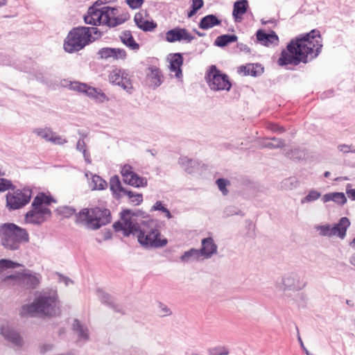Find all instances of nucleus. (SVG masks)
Instances as JSON below:
<instances>
[{"label": "nucleus", "instance_id": "obj_1", "mask_svg": "<svg viewBox=\"0 0 355 355\" xmlns=\"http://www.w3.org/2000/svg\"><path fill=\"white\" fill-rule=\"evenodd\" d=\"M116 232H121L125 236L138 234L139 243L146 247L160 248L167 244V239L161 238L157 229H152L148 232H142L139 224L130 215V210H125L121 214V220L113 225Z\"/></svg>", "mask_w": 355, "mask_h": 355}, {"label": "nucleus", "instance_id": "obj_2", "mask_svg": "<svg viewBox=\"0 0 355 355\" xmlns=\"http://www.w3.org/2000/svg\"><path fill=\"white\" fill-rule=\"evenodd\" d=\"M310 53L311 33H309L291 40L286 49L282 51L277 63L280 66H284L297 65L301 62H307L308 55Z\"/></svg>", "mask_w": 355, "mask_h": 355}, {"label": "nucleus", "instance_id": "obj_3", "mask_svg": "<svg viewBox=\"0 0 355 355\" xmlns=\"http://www.w3.org/2000/svg\"><path fill=\"white\" fill-rule=\"evenodd\" d=\"M128 18V14H119L118 9L114 8L105 6L98 9L96 6H92L88 9L84 20L86 24L93 26L106 25L115 27L124 23Z\"/></svg>", "mask_w": 355, "mask_h": 355}, {"label": "nucleus", "instance_id": "obj_4", "mask_svg": "<svg viewBox=\"0 0 355 355\" xmlns=\"http://www.w3.org/2000/svg\"><path fill=\"white\" fill-rule=\"evenodd\" d=\"M59 313L57 295L49 293H44L36 298L31 304L24 306L20 313L22 316H33L37 314L53 316Z\"/></svg>", "mask_w": 355, "mask_h": 355}, {"label": "nucleus", "instance_id": "obj_5", "mask_svg": "<svg viewBox=\"0 0 355 355\" xmlns=\"http://www.w3.org/2000/svg\"><path fill=\"white\" fill-rule=\"evenodd\" d=\"M92 33L100 36V32L95 27H76L68 33L64 43V49L68 53L78 51L92 42Z\"/></svg>", "mask_w": 355, "mask_h": 355}, {"label": "nucleus", "instance_id": "obj_6", "mask_svg": "<svg viewBox=\"0 0 355 355\" xmlns=\"http://www.w3.org/2000/svg\"><path fill=\"white\" fill-rule=\"evenodd\" d=\"M0 239L6 248L15 250L23 243L29 241V235L25 229L11 223L0 225Z\"/></svg>", "mask_w": 355, "mask_h": 355}, {"label": "nucleus", "instance_id": "obj_7", "mask_svg": "<svg viewBox=\"0 0 355 355\" xmlns=\"http://www.w3.org/2000/svg\"><path fill=\"white\" fill-rule=\"evenodd\" d=\"M77 217V222L85 225L87 228L97 230L111 221L109 209L98 207L82 209Z\"/></svg>", "mask_w": 355, "mask_h": 355}, {"label": "nucleus", "instance_id": "obj_8", "mask_svg": "<svg viewBox=\"0 0 355 355\" xmlns=\"http://www.w3.org/2000/svg\"><path fill=\"white\" fill-rule=\"evenodd\" d=\"M207 83L211 89L214 91H229L232 84L229 76L220 71L215 65H211L205 76Z\"/></svg>", "mask_w": 355, "mask_h": 355}, {"label": "nucleus", "instance_id": "obj_9", "mask_svg": "<svg viewBox=\"0 0 355 355\" xmlns=\"http://www.w3.org/2000/svg\"><path fill=\"white\" fill-rule=\"evenodd\" d=\"M350 221L347 217H342L338 223L334 226L329 225H322L316 227L320 231V234L324 236H337L341 239H343L346 236L347 230L350 226Z\"/></svg>", "mask_w": 355, "mask_h": 355}, {"label": "nucleus", "instance_id": "obj_10", "mask_svg": "<svg viewBox=\"0 0 355 355\" xmlns=\"http://www.w3.org/2000/svg\"><path fill=\"white\" fill-rule=\"evenodd\" d=\"M29 190H17L6 195V205L10 209H17L27 205L31 200Z\"/></svg>", "mask_w": 355, "mask_h": 355}, {"label": "nucleus", "instance_id": "obj_11", "mask_svg": "<svg viewBox=\"0 0 355 355\" xmlns=\"http://www.w3.org/2000/svg\"><path fill=\"white\" fill-rule=\"evenodd\" d=\"M109 82L114 85L121 87L128 92L131 93L133 89L128 73L123 69L115 68L108 75Z\"/></svg>", "mask_w": 355, "mask_h": 355}, {"label": "nucleus", "instance_id": "obj_12", "mask_svg": "<svg viewBox=\"0 0 355 355\" xmlns=\"http://www.w3.org/2000/svg\"><path fill=\"white\" fill-rule=\"evenodd\" d=\"M121 174L124 182L135 187H144L147 185L146 178L137 175L130 164H125L121 167Z\"/></svg>", "mask_w": 355, "mask_h": 355}, {"label": "nucleus", "instance_id": "obj_13", "mask_svg": "<svg viewBox=\"0 0 355 355\" xmlns=\"http://www.w3.org/2000/svg\"><path fill=\"white\" fill-rule=\"evenodd\" d=\"M40 277L35 275L26 272L17 273L15 275L7 276L3 279V282H6L9 280H13V284H23L28 288H35L40 282Z\"/></svg>", "mask_w": 355, "mask_h": 355}, {"label": "nucleus", "instance_id": "obj_14", "mask_svg": "<svg viewBox=\"0 0 355 355\" xmlns=\"http://www.w3.org/2000/svg\"><path fill=\"white\" fill-rule=\"evenodd\" d=\"M194 38V36L187 29L180 27L168 31L165 36L166 40L170 43L181 41L189 43Z\"/></svg>", "mask_w": 355, "mask_h": 355}, {"label": "nucleus", "instance_id": "obj_15", "mask_svg": "<svg viewBox=\"0 0 355 355\" xmlns=\"http://www.w3.org/2000/svg\"><path fill=\"white\" fill-rule=\"evenodd\" d=\"M56 201L50 195H46L44 193H39L34 198L32 202V207L36 210H40L48 212V214L51 215V211L48 207L51 203H55Z\"/></svg>", "mask_w": 355, "mask_h": 355}, {"label": "nucleus", "instance_id": "obj_16", "mask_svg": "<svg viewBox=\"0 0 355 355\" xmlns=\"http://www.w3.org/2000/svg\"><path fill=\"white\" fill-rule=\"evenodd\" d=\"M98 55L101 59H112L114 60H125L127 58V53L123 49L105 47L101 49Z\"/></svg>", "mask_w": 355, "mask_h": 355}, {"label": "nucleus", "instance_id": "obj_17", "mask_svg": "<svg viewBox=\"0 0 355 355\" xmlns=\"http://www.w3.org/2000/svg\"><path fill=\"white\" fill-rule=\"evenodd\" d=\"M134 21L137 27L145 32L153 31L157 26V23L147 19L146 15L141 12L135 14Z\"/></svg>", "mask_w": 355, "mask_h": 355}, {"label": "nucleus", "instance_id": "obj_18", "mask_svg": "<svg viewBox=\"0 0 355 355\" xmlns=\"http://www.w3.org/2000/svg\"><path fill=\"white\" fill-rule=\"evenodd\" d=\"M51 216L46 211L36 210V209L33 207L32 210L26 213L25 220L28 223L41 224L50 218Z\"/></svg>", "mask_w": 355, "mask_h": 355}, {"label": "nucleus", "instance_id": "obj_19", "mask_svg": "<svg viewBox=\"0 0 355 355\" xmlns=\"http://www.w3.org/2000/svg\"><path fill=\"white\" fill-rule=\"evenodd\" d=\"M284 290L297 291L301 289L304 286V282L300 281L297 275L291 274L286 276L283 279Z\"/></svg>", "mask_w": 355, "mask_h": 355}, {"label": "nucleus", "instance_id": "obj_20", "mask_svg": "<svg viewBox=\"0 0 355 355\" xmlns=\"http://www.w3.org/2000/svg\"><path fill=\"white\" fill-rule=\"evenodd\" d=\"M257 38L262 44L267 46L277 45L279 43V37L274 31L267 34L264 31L259 30L257 32Z\"/></svg>", "mask_w": 355, "mask_h": 355}, {"label": "nucleus", "instance_id": "obj_21", "mask_svg": "<svg viewBox=\"0 0 355 355\" xmlns=\"http://www.w3.org/2000/svg\"><path fill=\"white\" fill-rule=\"evenodd\" d=\"M312 59L317 58L322 51L323 40L318 30L312 29Z\"/></svg>", "mask_w": 355, "mask_h": 355}, {"label": "nucleus", "instance_id": "obj_22", "mask_svg": "<svg viewBox=\"0 0 355 355\" xmlns=\"http://www.w3.org/2000/svg\"><path fill=\"white\" fill-rule=\"evenodd\" d=\"M34 132L40 137L48 141H51L55 144H62L64 140L55 134L49 128L36 129Z\"/></svg>", "mask_w": 355, "mask_h": 355}, {"label": "nucleus", "instance_id": "obj_23", "mask_svg": "<svg viewBox=\"0 0 355 355\" xmlns=\"http://www.w3.org/2000/svg\"><path fill=\"white\" fill-rule=\"evenodd\" d=\"M170 71L175 73L176 77L180 78L182 76V66L183 64V57L180 53H174L169 58Z\"/></svg>", "mask_w": 355, "mask_h": 355}, {"label": "nucleus", "instance_id": "obj_24", "mask_svg": "<svg viewBox=\"0 0 355 355\" xmlns=\"http://www.w3.org/2000/svg\"><path fill=\"white\" fill-rule=\"evenodd\" d=\"M263 71V68L258 64H247L238 68V73L243 76H257Z\"/></svg>", "mask_w": 355, "mask_h": 355}, {"label": "nucleus", "instance_id": "obj_25", "mask_svg": "<svg viewBox=\"0 0 355 355\" xmlns=\"http://www.w3.org/2000/svg\"><path fill=\"white\" fill-rule=\"evenodd\" d=\"M322 201L324 203L332 201L338 205H343L347 202V198L343 192H331L324 194Z\"/></svg>", "mask_w": 355, "mask_h": 355}, {"label": "nucleus", "instance_id": "obj_26", "mask_svg": "<svg viewBox=\"0 0 355 355\" xmlns=\"http://www.w3.org/2000/svg\"><path fill=\"white\" fill-rule=\"evenodd\" d=\"M216 248L217 247L213 239L207 238L202 241V248L200 250V254L208 257L216 252Z\"/></svg>", "mask_w": 355, "mask_h": 355}, {"label": "nucleus", "instance_id": "obj_27", "mask_svg": "<svg viewBox=\"0 0 355 355\" xmlns=\"http://www.w3.org/2000/svg\"><path fill=\"white\" fill-rule=\"evenodd\" d=\"M248 8L247 0H239L234 4L232 15L236 21L241 20Z\"/></svg>", "mask_w": 355, "mask_h": 355}, {"label": "nucleus", "instance_id": "obj_28", "mask_svg": "<svg viewBox=\"0 0 355 355\" xmlns=\"http://www.w3.org/2000/svg\"><path fill=\"white\" fill-rule=\"evenodd\" d=\"M121 42L132 50L137 51L139 49V44L136 42L130 31H125L119 36Z\"/></svg>", "mask_w": 355, "mask_h": 355}, {"label": "nucleus", "instance_id": "obj_29", "mask_svg": "<svg viewBox=\"0 0 355 355\" xmlns=\"http://www.w3.org/2000/svg\"><path fill=\"white\" fill-rule=\"evenodd\" d=\"M1 334L6 340L17 346H19L22 343V339L20 336L16 331H13L12 329H10L8 327L2 328Z\"/></svg>", "mask_w": 355, "mask_h": 355}, {"label": "nucleus", "instance_id": "obj_30", "mask_svg": "<svg viewBox=\"0 0 355 355\" xmlns=\"http://www.w3.org/2000/svg\"><path fill=\"white\" fill-rule=\"evenodd\" d=\"M219 24H220V20L214 15H209L200 20L199 27L202 29H209Z\"/></svg>", "mask_w": 355, "mask_h": 355}, {"label": "nucleus", "instance_id": "obj_31", "mask_svg": "<svg viewBox=\"0 0 355 355\" xmlns=\"http://www.w3.org/2000/svg\"><path fill=\"white\" fill-rule=\"evenodd\" d=\"M147 77L150 81V85L158 87L162 83V73L159 69L150 68V73L147 74Z\"/></svg>", "mask_w": 355, "mask_h": 355}, {"label": "nucleus", "instance_id": "obj_32", "mask_svg": "<svg viewBox=\"0 0 355 355\" xmlns=\"http://www.w3.org/2000/svg\"><path fill=\"white\" fill-rule=\"evenodd\" d=\"M70 89L79 92L85 93L87 96L95 92L94 87L79 82H73L70 84Z\"/></svg>", "mask_w": 355, "mask_h": 355}, {"label": "nucleus", "instance_id": "obj_33", "mask_svg": "<svg viewBox=\"0 0 355 355\" xmlns=\"http://www.w3.org/2000/svg\"><path fill=\"white\" fill-rule=\"evenodd\" d=\"M237 39L235 35H223L216 38L215 43L218 46H225L230 43L236 42Z\"/></svg>", "mask_w": 355, "mask_h": 355}, {"label": "nucleus", "instance_id": "obj_34", "mask_svg": "<svg viewBox=\"0 0 355 355\" xmlns=\"http://www.w3.org/2000/svg\"><path fill=\"white\" fill-rule=\"evenodd\" d=\"M110 187L112 191L116 195H120L121 193H124V191H125L122 187L119 178L116 175L110 179Z\"/></svg>", "mask_w": 355, "mask_h": 355}, {"label": "nucleus", "instance_id": "obj_35", "mask_svg": "<svg viewBox=\"0 0 355 355\" xmlns=\"http://www.w3.org/2000/svg\"><path fill=\"white\" fill-rule=\"evenodd\" d=\"M124 194L127 195L132 202L135 205H139L143 201V196L141 193H134L130 191H124Z\"/></svg>", "mask_w": 355, "mask_h": 355}, {"label": "nucleus", "instance_id": "obj_36", "mask_svg": "<svg viewBox=\"0 0 355 355\" xmlns=\"http://www.w3.org/2000/svg\"><path fill=\"white\" fill-rule=\"evenodd\" d=\"M20 266V264L8 259L0 260V272L3 271L7 268H15Z\"/></svg>", "mask_w": 355, "mask_h": 355}, {"label": "nucleus", "instance_id": "obj_37", "mask_svg": "<svg viewBox=\"0 0 355 355\" xmlns=\"http://www.w3.org/2000/svg\"><path fill=\"white\" fill-rule=\"evenodd\" d=\"M200 254L199 250L191 249L190 250L184 252V254L181 257V260L182 261H187L191 257L198 258Z\"/></svg>", "mask_w": 355, "mask_h": 355}, {"label": "nucleus", "instance_id": "obj_38", "mask_svg": "<svg viewBox=\"0 0 355 355\" xmlns=\"http://www.w3.org/2000/svg\"><path fill=\"white\" fill-rule=\"evenodd\" d=\"M94 90L95 92H92V94H89L88 96L95 98L100 102L107 101L109 100L107 96L101 89L94 87Z\"/></svg>", "mask_w": 355, "mask_h": 355}, {"label": "nucleus", "instance_id": "obj_39", "mask_svg": "<svg viewBox=\"0 0 355 355\" xmlns=\"http://www.w3.org/2000/svg\"><path fill=\"white\" fill-rule=\"evenodd\" d=\"M203 5V0H192V10L189 12V17L193 16Z\"/></svg>", "mask_w": 355, "mask_h": 355}, {"label": "nucleus", "instance_id": "obj_40", "mask_svg": "<svg viewBox=\"0 0 355 355\" xmlns=\"http://www.w3.org/2000/svg\"><path fill=\"white\" fill-rule=\"evenodd\" d=\"M153 209L155 210L162 211L163 213L165 214L166 218H171V217H172L169 210L168 209H166V207H164V205H162V202H160V201H157L155 202V204L154 205Z\"/></svg>", "mask_w": 355, "mask_h": 355}, {"label": "nucleus", "instance_id": "obj_41", "mask_svg": "<svg viewBox=\"0 0 355 355\" xmlns=\"http://www.w3.org/2000/svg\"><path fill=\"white\" fill-rule=\"evenodd\" d=\"M216 184L220 189V191L224 194L227 195L228 191L226 188V186L229 184V182L225 179L220 178L216 180Z\"/></svg>", "mask_w": 355, "mask_h": 355}, {"label": "nucleus", "instance_id": "obj_42", "mask_svg": "<svg viewBox=\"0 0 355 355\" xmlns=\"http://www.w3.org/2000/svg\"><path fill=\"white\" fill-rule=\"evenodd\" d=\"M73 328L75 331H77L80 333V336L85 338H87V334L85 332V331L82 329L80 324V322L78 320H74V322H73Z\"/></svg>", "mask_w": 355, "mask_h": 355}, {"label": "nucleus", "instance_id": "obj_43", "mask_svg": "<svg viewBox=\"0 0 355 355\" xmlns=\"http://www.w3.org/2000/svg\"><path fill=\"white\" fill-rule=\"evenodd\" d=\"M128 5L132 9L140 8L144 3V0H126Z\"/></svg>", "mask_w": 355, "mask_h": 355}, {"label": "nucleus", "instance_id": "obj_44", "mask_svg": "<svg viewBox=\"0 0 355 355\" xmlns=\"http://www.w3.org/2000/svg\"><path fill=\"white\" fill-rule=\"evenodd\" d=\"M345 191L349 198L355 201V189L352 188V185L351 184H347L346 185Z\"/></svg>", "mask_w": 355, "mask_h": 355}, {"label": "nucleus", "instance_id": "obj_45", "mask_svg": "<svg viewBox=\"0 0 355 355\" xmlns=\"http://www.w3.org/2000/svg\"><path fill=\"white\" fill-rule=\"evenodd\" d=\"M228 354V350L225 347L215 348L210 352V355H227Z\"/></svg>", "mask_w": 355, "mask_h": 355}, {"label": "nucleus", "instance_id": "obj_46", "mask_svg": "<svg viewBox=\"0 0 355 355\" xmlns=\"http://www.w3.org/2000/svg\"><path fill=\"white\" fill-rule=\"evenodd\" d=\"M337 148H338V151H340L344 154H346V153H350V151L352 150V145H347V144H339L337 146Z\"/></svg>", "mask_w": 355, "mask_h": 355}, {"label": "nucleus", "instance_id": "obj_47", "mask_svg": "<svg viewBox=\"0 0 355 355\" xmlns=\"http://www.w3.org/2000/svg\"><path fill=\"white\" fill-rule=\"evenodd\" d=\"M11 184L9 181L0 178V191H3L8 189Z\"/></svg>", "mask_w": 355, "mask_h": 355}, {"label": "nucleus", "instance_id": "obj_48", "mask_svg": "<svg viewBox=\"0 0 355 355\" xmlns=\"http://www.w3.org/2000/svg\"><path fill=\"white\" fill-rule=\"evenodd\" d=\"M320 197V193L316 191H312V200L318 199Z\"/></svg>", "mask_w": 355, "mask_h": 355}, {"label": "nucleus", "instance_id": "obj_49", "mask_svg": "<svg viewBox=\"0 0 355 355\" xmlns=\"http://www.w3.org/2000/svg\"><path fill=\"white\" fill-rule=\"evenodd\" d=\"M298 340H299V342L300 343V345H301L302 348L305 351L306 355H310L309 354V352L307 350V349L305 348V347L304 345V343H303V342L302 340V338H301V337L300 336H298Z\"/></svg>", "mask_w": 355, "mask_h": 355}, {"label": "nucleus", "instance_id": "obj_50", "mask_svg": "<svg viewBox=\"0 0 355 355\" xmlns=\"http://www.w3.org/2000/svg\"><path fill=\"white\" fill-rule=\"evenodd\" d=\"M163 311H164V313H163V314H162V315H163V316L166 315H168V314H170V313H171L170 310H169V309H168L166 307H164V308L163 309Z\"/></svg>", "mask_w": 355, "mask_h": 355}, {"label": "nucleus", "instance_id": "obj_51", "mask_svg": "<svg viewBox=\"0 0 355 355\" xmlns=\"http://www.w3.org/2000/svg\"><path fill=\"white\" fill-rule=\"evenodd\" d=\"M334 90L331 89V90H328L327 92H325L326 94V97H330L331 96L334 95Z\"/></svg>", "mask_w": 355, "mask_h": 355}, {"label": "nucleus", "instance_id": "obj_52", "mask_svg": "<svg viewBox=\"0 0 355 355\" xmlns=\"http://www.w3.org/2000/svg\"><path fill=\"white\" fill-rule=\"evenodd\" d=\"M349 262L351 264L355 266V256H352L349 259Z\"/></svg>", "mask_w": 355, "mask_h": 355}, {"label": "nucleus", "instance_id": "obj_53", "mask_svg": "<svg viewBox=\"0 0 355 355\" xmlns=\"http://www.w3.org/2000/svg\"><path fill=\"white\" fill-rule=\"evenodd\" d=\"M310 200H311V194L309 193V194H308V195L305 197L304 200H303L302 201V202H305V201H306V202H309Z\"/></svg>", "mask_w": 355, "mask_h": 355}, {"label": "nucleus", "instance_id": "obj_54", "mask_svg": "<svg viewBox=\"0 0 355 355\" xmlns=\"http://www.w3.org/2000/svg\"><path fill=\"white\" fill-rule=\"evenodd\" d=\"M64 209L66 210V212L69 214V215H71L74 213V211L71 209H69V208H64Z\"/></svg>", "mask_w": 355, "mask_h": 355}, {"label": "nucleus", "instance_id": "obj_55", "mask_svg": "<svg viewBox=\"0 0 355 355\" xmlns=\"http://www.w3.org/2000/svg\"><path fill=\"white\" fill-rule=\"evenodd\" d=\"M349 245L353 248H355V238L353 239V241L349 243Z\"/></svg>", "mask_w": 355, "mask_h": 355}, {"label": "nucleus", "instance_id": "obj_56", "mask_svg": "<svg viewBox=\"0 0 355 355\" xmlns=\"http://www.w3.org/2000/svg\"><path fill=\"white\" fill-rule=\"evenodd\" d=\"M6 3V0H0V6H4Z\"/></svg>", "mask_w": 355, "mask_h": 355}, {"label": "nucleus", "instance_id": "obj_57", "mask_svg": "<svg viewBox=\"0 0 355 355\" xmlns=\"http://www.w3.org/2000/svg\"><path fill=\"white\" fill-rule=\"evenodd\" d=\"M330 174H331V173H330V172H329V171H326V172L324 173V176L325 178H329V175H330Z\"/></svg>", "mask_w": 355, "mask_h": 355}, {"label": "nucleus", "instance_id": "obj_58", "mask_svg": "<svg viewBox=\"0 0 355 355\" xmlns=\"http://www.w3.org/2000/svg\"><path fill=\"white\" fill-rule=\"evenodd\" d=\"M272 130H277V125H272Z\"/></svg>", "mask_w": 355, "mask_h": 355}, {"label": "nucleus", "instance_id": "obj_59", "mask_svg": "<svg viewBox=\"0 0 355 355\" xmlns=\"http://www.w3.org/2000/svg\"><path fill=\"white\" fill-rule=\"evenodd\" d=\"M105 184V182H103L102 183H101V184H100L101 189H103Z\"/></svg>", "mask_w": 355, "mask_h": 355}, {"label": "nucleus", "instance_id": "obj_60", "mask_svg": "<svg viewBox=\"0 0 355 355\" xmlns=\"http://www.w3.org/2000/svg\"><path fill=\"white\" fill-rule=\"evenodd\" d=\"M350 153H355V148H354L352 146V150L350 151Z\"/></svg>", "mask_w": 355, "mask_h": 355}]
</instances>
